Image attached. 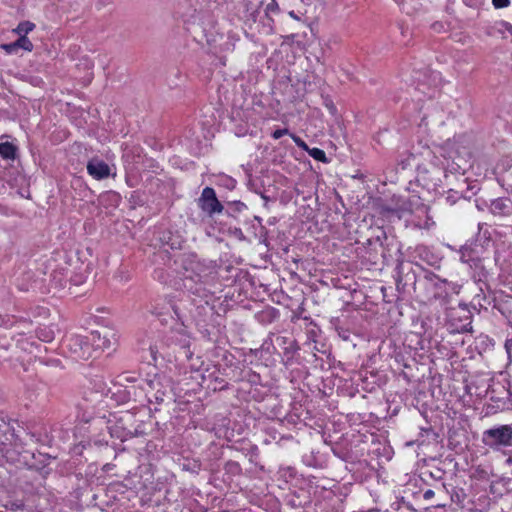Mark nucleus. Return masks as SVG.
<instances>
[{
    "label": "nucleus",
    "instance_id": "nucleus-29",
    "mask_svg": "<svg viewBox=\"0 0 512 512\" xmlns=\"http://www.w3.org/2000/svg\"><path fill=\"white\" fill-rule=\"evenodd\" d=\"M501 25L506 29L508 30L510 33H512V25H510L509 23L507 22H502Z\"/></svg>",
    "mask_w": 512,
    "mask_h": 512
},
{
    "label": "nucleus",
    "instance_id": "nucleus-9",
    "mask_svg": "<svg viewBox=\"0 0 512 512\" xmlns=\"http://www.w3.org/2000/svg\"><path fill=\"white\" fill-rule=\"evenodd\" d=\"M116 166L112 162H100L98 161V180L115 177L116 176Z\"/></svg>",
    "mask_w": 512,
    "mask_h": 512
},
{
    "label": "nucleus",
    "instance_id": "nucleus-16",
    "mask_svg": "<svg viewBox=\"0 0 512 512\" xmlns=\"http://www.w3.org/2000/svg\"><path fill=\"white\" fill-rule=\"evenodd\" d=\"M292 140L294 141V143L301 149L307 151L308 150V145L306 144L305 141H303L299 136L295 135V134H290Z\"/></svg>",
    "mask_w": 512,
    "mask_h": 512
},
{
    "label": "nucleus",
    "instance_id": "nucleus-5",
    "mask_svg": "<svg viewBox=\"0 0 512 512\" xmlns=\"http://www.w3.org/2000/svg\"><path fill=\"white\" fill-rule=\"evenodd\" d=\"M100 339L102 343L98 345V348H101L103 352H107V355H110L116 350L117 338L113 329L104 327L103 332L98 331V340Z\"/></svg>",
    "mask_w": 512,
    "mask_h": 512
},
{
    "label": "nucleus",
    "instance_id": "nucleus-17",
    "mask_svg": "<svg viewBox=\"0 0 512 512\" xmlns=\"http://www.w3.org/2000/svg\"><path fill=\"white\" fill-rule=\"evenodd\" d=\"M460 309L464 312V316L467 320L465 324L462 325L461 330L462 331H468V326L471 328V321H470V312L466 309L465 306H460Z\"/></svg>",
    "mask_w": 512,
    "mask_h": 512
},
{
    "label": "nucleus",
    "instance_id": "nucleus-25",
    "mask_svg": "<svg viewBox=\"0 0 512 512\" xmlns=\"http://www.w3.org/2000/svg\"><path fill=\"white\" fill-rule=\"evenodd\" d=\"M87 170L91 176L96 178V164L93 161L88 163Z\"/></svg>",
    "mask_w": 512,
    "mask_h": 512
},
{
    "label": "nucleus",
    "instance_id": "nucleus-4",
    "mask_svg": "<svg viewBox=\"0 0 512 512\" xmlns=\"http://www.w3.org/2000/svg\"><path fill=\"white\" fill-rule=\"evenodd\" d=\"M197 204L199 208L209 216L221 213L224 208L220 201L217 199L214 189L211 187H205L202 190Z\"/></svg>",
    "mask_w": 512,
    "mask_h": 512
},
{
    "label": "nucleus",
    "instance_id": "nucleus-3",
    "mask_svg": "<svg viewBox=\"0 0 512 512\" xmlns=\"http://www.w3.org/2000/svg\"><path fill=\"white\" fill-rule=\"evenodd\" d=\"M482 442L495 452L511 447L512 424L496 425L486 429L482 434Z\"/></svg>",
    "mask_w": 512,
    "mask_h": 512
},
{
    "label": "nucleus",
    "instance_id": "nucleus-1",
    "mask_svg": "<svg viewBox=\"0 0 512 512\" xmlns=\"http://www.w3.org/2000/svg\"><path fill=\"white\" fill-rule=\"evenodd\" d=\"M184 270L183 286L186 291L203 299L207 304L216 284L215 267L192 256L184 262Z\"/></svg>",
    "mask_w": 512,
    "mask_h": 512
},
{
    "label": "nucleus",
    "instance_id": "nucleus-13",
    "mask_svg": "<svg viewBox=\"0 0 512 512\" xmlns=\"http://www.w3.org/2000/svg\"><path fill=\"white\" fill-rule=\"evenodd\" d=\"M441 285H443L446 293H448V292L458 293L459 289H460V286L456 283L448 282L445 279H443V280L438 279L436 286H441Z\"/></svg>",
    "mask_w": 512,
    "mask_h": 512
},
{
    "label": "nucleus",
    "instance_id": "nucleus-19",
    "mask_svg": "<svg viewBox=\"0 0 512 512\" xmlns=\"http://www.w3.org/2000/svg\"><path fill=\"white\" fill-rule=\"evenodd\" d=\"M13 319L8 315H0V327L8 328L12 325Z\"/></svg>",
    "mask_w": 512,
    "mask_h": 512
},
{
    "label": "nucleus",
    "instance_id": "nucleus-2",
    "mask_svg": "<svg viewBox=\"0 0 512 512\" xmlns=\"http://www.w3.org/2000/svg\"><path fill=\"white\" fill-rule=\"evenodd\" d=\"M191 343L192 338L183 323L173 326L163 339V346L178 348L179 357L186 360H190L193 356V351L190 349Z\"/></svg>",
    "mask_w": 512,
    "mask_h": 512
},
{
    "label": "nucleus",
    "instance_id": "nucleus-6",
    "mask_svg": "<svg viewBox=\"0 0 512 512\" xmlns=\"http://www.w3.org/2000/svg\"><path fill=\"white\" fill-rule=\"evenodd\" d=\"M70 349L76 358L87 360L94 350L93 345L83 341L80 338L70 339Z\"/></svg>",
    "mask_w": 512,
    "mask_h": 512
},
{
    "label": "nucleus",
    "instance_id": "nucleus-33",
    "mask_svg": "<svg viewBox=\"0 0 512 512\" xmlns=\"http://www.w3.org/2000/svg\"><path fill=\"white\" fill-rule=\"evenodd\" d=\"M97 392L103 393V390H100V389L98 388V389H97Z\"/></svg>",
    "mask_w": 512,
    "mask_h": 512
},
{
    "label": "nucleus",
    "instance_id": "nucleus-30",
    "mask_svg": "<svg viewBox=\"0 0 512 512\" xmlns=\"http://www.w3.org/2000/svg\"><path fill=\"white\" fill-rule=\"evenodd\" d=\"M173 310H174V313L177 315V317H178L179 319H181L180 314H179V307L174 306V307H173Z\"/></svg>",
    "mask_w": 512,
    "mask_h": 512
},
{
    "label": "nucleus",
    "instance_id": "nucleus-32",
    "mask_svg": "<svg viewBox=\"0 0 512 512\" xmlns=\"http://www.w3.org/2000/svg\"><path fill=\"white\" fill-rule=\"evenodd\" d=\"M51 338H52V333L48 332V334H47V341L50 340Z\"/></svg>",
    "mask_w": 512,
    "mask_h": 512
},
{
    "label": "nucleus",
    "instance_id": "nucleus-34",
    "mask_svg": "<svg viewBox=\"0 0 512 512\" xmlns=\"http://www.w3.org/2000/svg\"><path fill=\"white\" fill-rule=\"evenodd\" d=\"M97 392L103 393V390H100V389L98 388V389H97Z\"/></svg>",
    "mask_w": 512,
    "mask_h": 512
},
{
    "label": "nucleus",
    "instance_id": "nucleus-28",
    "mask_svg": "<svg viewBox=\"0 0 512 512\" xmlns=\"http://www.w3.org/2000/svg\"><path fill=\"white\" fill-rule=\"evenodd\" d=\"M446 202L449 204V205H453L456 203V199L454 196L452 195H448L446 198H445Z\"/></svg>",
    "mask_w": 512,
    "mask_h": 512
},
{
    "label": "nucleus",
    "instance_id": "nucleus-27",
    "mask_svg": "<svg viewBox=\"0 0 512 512\" xmlns=\"http://www.w3.org/2000/svg\"><path fill=\"white\" fill-rule=\"evenodd\" d=\"M505 348L508 354L512 351V339L506 340L505 342Z\"/></svg>",
    "mask_w": 512,
    "mask_h": 512
},
{
    "label": "nucleus",
    "instance_id": "nucleus-26",
    "mask_svg": "<svg viewBox=\"0 0 512 512\" xmlns=\"http://www.w3.org/2000/svg\"><path fill=\"white\" fill-rule=\"evenodd\" d=\"M434 495H435L434 491H433V490H431V489H428V490H426V491L423 493V498H424L425 500H430V499H432V498L434 497Z\"/></svg>",
    "mask_w": 512,
    "mask_h": 512
},
{
    "label": "nucleus",
    "instance_id": "nucleus-7",
    "mask_svg": "<svg viewBox=\"0 0 512 512\" xmlns=\"http://www.w3.org/2000/svg\"><path fill=\"white\" fill-rule=\"evenodd\" d=\"M460 260L463 263H466L469 265L470 268H474L475 270H479L478 275H483L482 271L484 269L482 262L479 258L474 257V251L468 247L463 246L461 247L460 251Z\"/></svg>",
    "mask_w": 512,
    "mask_h": 512
},
{
    "label": "nucleus",
    "instance_id": "nucleus-23",
    "mask_svg": "<svg viewBox=\"0 0 512 512\" xmlns=\"http://www.w3.org/2000/svg\"><path fill=\"white\" fill-rule=\"evenodd\" d=\"M290 134L289 133V130L287 128H283V129H276L273 133H272V137L274 139H280L282 136L284 135H288Z\"/></svg>",
    "mask_w": 512,
    "mask_h": 512
},
{
    "label": "nucleus",
    "instance_id": "nucleus-14",
    "mask_svg": "<svg viewBox=\"0 0 512 512\" xmlns=\"http://www.w3.org/2000/svg\"><path fill=\"white\" fill-rule=\"evenodd\" d=\"M307 152L309 153V155L317 160V161H321V162H326L327 161V158H326V154L325 152L322 150V149H319V148H308Z\"/></svg>",
    "mask_w": 512,
    "mask_h": 512
},
{
    "label": "nucleus",
    "instance_id": "nucleus-20",
    "mask_svg": "<svg viewBox=\"0 0 512 512\" xmlns=\"http://www.w3.org/2000/svg\"><path fill=\"white\" fill-rule=\"evenodd\" d=\"M492 3L496 9H502L510 5V0H492Z\"/></svg>",
    "mask_w": 512,
    "mask_h": 512
},
{
    "label": "nucleus",
    "instance_id": "nucleus-22",
    "mask_svg": "<svg viewBox=\"0 0 512 512\" xmlns=\"http://www.w3.org/2000/svg\"><path fill=\"white\" fill-rule=\"evenodd\" d=\"M7 507H9V509H11L12 511H17V510H21L24 508V503L22 501H11Z\"/></svg>",
    "mask_w": 512,
    "mask_h": 512
},
{
    "label": "nucleus",
    "instance_id": "nucleus-12",
    "mask_svg": "<svg viewBox=\"0 0 512 512\" xmlns=\"http://www.w3.org/2000/svg\"><path fill=\"white\" fill-rule=\"evenodd\" d=\"M15 42L18 49H23L28 52H31L33 50L34 46L27 36H19V38Z\"/></svg>",
    "mask_w": 512,
    "mask_h": 512
},
{
    "label": "nucleus",
    "instance_id": "nucleus-21",
    "mask_svg": "<svg viewBox=\"0 0 512 512\" xmlns=\"http://www.w3.org/2000/svg\"><path fill=\"white\" fill-rule=\"evenodd\" d=\"M163 349V346L161 347H158L157 345H154V346H150V352H151V356L154 360L157 359V355L159 354L160 356H164L163 353H162V350Z\"/></svg>",
    "mask_w": 512,
    "mask_h": 512
},
{
    "label": "nucleus",
    "instance_id": "nucleus-8",
    "mask_svg": "<svg viewBox=\"0 0 512 512\" xmlns=\"http://www.w3.org/2000/svg\"><path fill=\"white\" fill-rule=\"evenodd\" d=\"M490 211L494 215L507 216L512 213V201L507 197H500L492 200Z\"/></svg>",
    "mask_w": 512,
    "mask_h": 512
},
{
    "label": "nucleus",
    "instance_id": "nucleus-24",
    "mask_svg": "<svg viewBox=\"0 0 512 512\" xmlns=\"http://www.w3.org/2000/svg\"><path fill=\"white\" fill-rule=\"evenodd\" d=\"M224 185L228 188V189H234L235 186H236V180H234L233 178L231 177H225L224 179Z\"/></svg>",
    "mask_w": 512,
    "mask_h": 512
},
{
    "label": "nucleus",
    "instance_id": "nucleus-31",
    "mask_svg": "<svg viewBox=\"0 0 512 512\" xmlns=\"http://www.w3.org/2000/svg\"><path fill=\"white\" fill-rule=\"evenodd\" d=\"M289 15L290 17L294 18V19H298V17L296 16L295 12L294 11H290L289 12Z\"/></svg>",
    "mask_w": 512,
    "mask_h": 512
},
{
    "label": "nucleus",
    "instance_id": "nucleus-18",
    "mask_svg": "<svg viewBox=\"0 0 512 512\" xmlns=\"http://www.w3.org/2000/svg\"><path fill=\"white\" fill-rule=\"evenodd\" d=\"M1 49H3L7 54H13L17 51V45L16 42L8 43V44H2L0 46Z\"/></svg>",
    "mask_w": 512,
    "mask_h": 512
},
{
    "label": "nucleus",
    "instance_id": "nucleus-10",
    "mask_svg": "<svg viewBox=\"0 0 512 512\" xmlns=\"http://www.w3.org/2000/svg\"><path fill=\"white\" fill-rule=\"evenodd\" d=\"M35 28V24L30 21H22L20 22L16 28H14L12 31L13 33L19 35V36H27L28 33L33 31Z\"/></svg>",
    "mask_w": 512,
    "mask_h": 512
},
{
    "label": "nucleus",
    "instance_id": "nucleus-15",
    "mask_svg": "<svg viewBox=\"0 0 512 512\" xmlns=\"http://www.w3.org/2000/svg\"><path fill=\"white\" fill-rule=\"evenodd\" d=\"M292 140L294 141V143L301 149L307 151L308 150V145L306 144L305 141H303L299 136L295 135V134H290Z\"/></svg>",
    "mask_w": 512,
    "mask_h": 512
},
{
    "label": "nucleus",
    "instance_id": "nucleus-11",
    "mask_svg": "<svg viewBox=\"0 0 512 512\" xmlns=\"http://www.w3.org/2000/svg\"><path fill=\"white\" fill-rule=\"evenodd\" d=\"M16 149L15 146L9 142L0 143V155L5 159H14Z\"/></svg>",
    "mask_w": 512,
    "mask_h": 512
}]
</instances>
